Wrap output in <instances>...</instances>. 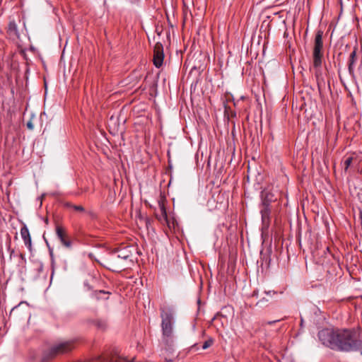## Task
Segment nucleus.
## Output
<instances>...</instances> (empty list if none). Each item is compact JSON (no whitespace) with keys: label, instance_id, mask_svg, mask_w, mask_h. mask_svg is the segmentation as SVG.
<instances>
[{"label":"nucleus","instance_id":"f257e3e1","mask_svg":"<svg viewBox=\"0 0 362 362\" xmlns=\"http://www.w3.org/2000/svg\"><path fill=\"white\" fill-rule=\"evenodd\" d=\"M323 345L340 351H354L362 349V339L358 332L353 329H324L318 332Z\"/></svg>","mask_w":362,"mask_h":362},{"label":"nucleus","instance_id":"f03ea898","mask_svg":"<svg viewBox=\"0 0 362 362\" xmlns=\"http://www.w3.org/2000/svg\"><path fill=\"white\" fill-rule=\"evenodd\" d=\"M75 347L74 341H66L53 345L48 352L45 353L42 362H48L59 355L71 352Z\"/></svg>","mask_w":362,"mask_h":362},{"label":"nucleus","instance_id":"7ed1b4c3","mask_svg":"<svg viewBox=\"0 0 362 362\" xmlns=\"http://www.w3.org/2000/svg\"><path fill=\"white\" fill-rule=\"evenodd\" d=\"M160 317L162 319L161 327L163 336L165 338H170L173 336V310L171 308H161Z\"/></svg>","mask_w":362,"mask_h":362},{"label":"nucleus","instance_id":"20e7f679","mask_svg":"<svg viewBox=\"0 0 362 362\" xmlns=\"http://www.w3.org/2000/svg\"><path fill=\"white\" fill-rule=\"evenodd\" d=\"M117 243H115V255L117 254L115 263H122V260H128L132 255L131 247L122 244L121 247H116Z\"/></svg>","mask_w":362,"mask_h":362},{"label":"nucleus","instance_id":"39448f33","mask_svg":"<svg viewBox=\"0 0 362 362\" xmlns=\"http://www.w3.org/2000/svg\"><path fill=\"white\" fill-rule=\"evenodd\" d=\"M164 53L163 47L160 42L156 43L153 49V62L156 67L160 68L163 62Z\"/></svg>","mask_w":362,"mask_h":362},{"label":"nucleus","instance_id":"423d86ee","mask_svg":"<svg viewBox=\"0 0 362 362\" xmlns=\"http://www.w3.org/2000/svg\"><path fill=\"white\" fill-rule=\"evenodd\" d=\"M56 234L61 243L66 247L70 248L72 245L71 241L68 237L65 229L60 225L56 226Z\"/></svg>","mask_w":362,"mask_h":362},{"label":"nucleus","instance_id":"0eeeda50","mask_svg":"<svg viewBox=\"0 0 362 362\" xmlns=\"http://www.w3.org/2000/svg\"><path fill=\"white\" fill-rule=\"evenodd\" d=\"M323 59V50L315 49L313 52V67L316 69L315 75L317 76L320 68L322 66Z\"/></svg>","mask_w":362,"mask_h":362},{"label":"nucleus","instance_id":"6e6552de","mask_svg":"<svg viewBox=\"0 0 362 362\" xmlns=\"http://www.w3.org/2000/svg\"><path fill=\"white\" fill-rule=\"evenodd\" d=\"M260 213L262 216V221L264 226H269L270 223V214H271V208L270 206H267V204L262 205L261 204Z\"/></svg>","mask_w":362,"mask_h":362},{"label":"nucleus","instance_id":"1a4fd4ad","mask_svg":"<svg viewBox=\"0 0 362 362\" xmlns=\"http://www.w3.org/2000/svg\"><path fill=\"white\" fill-rule=\"evenodd\" d=\"M21 235L22 239L23 240L25 245L28 247V249L30 251H31L32 250L31 236H30L29 230L25 225H23V226L21 229Z\"/></svg>","mask_w":362,"mask_h":362},{"label":"nucleus","instance_id":"9d476101","mask_svg":"<svg viewBox=\"0 0 362 362\" xmlns=\"http://www.w3.org/2000/svg\"><path fill=\"white\" fill-rule=\"evenodd\" d=\"M322 36L323 31L318 30L315 34L313 49L323 50Z\"/></svg>","mask_w":362,"mask_h":362},{"label":"nucleus","instance_id":"9b49d317","mask_svg":"<svg viewBox=\"0 0 362 362\" xmlns=\"http://www.w3.org/2000/svg\"><path fill=\"white\" fill-rule=\"evenodd\" d=\"M356 49L357 48L355 47L354 50L351 52L349 56V66L348 69L351 74H353L354 72V64L356 62L357 57H356Z\"/></svg>","mask_w":362,"mask_h":362},{"label":"nucleus","instance_id":"f8f14e48","mask_svg":"<svg viewBox=\"0 0 362 362\" xmlns=\"http://www.w3.org/2000/svg\"><path fill=\"white\" fill-rule=\"evenodd\" d=\"M276 199L274 198V195L269 192H264L262 194V204H267V206H270L271 203L274 202Z\"/></svg>","mask_w":362,"mask_h":362},{"label":"nucleus","instance_id":"ddd939ff","mask_svg":"<svg viewBox=\"0 0 362 362\" xmlns=\"http://www.w3.org/2000/svg\"><path fill=\"white\" fill-rule=\"evenodd\" d=\"M7 33L10 36L18 37L17 25L14 21H11L8 23Z\"/></svg>","mask_w":362,"mask_h":362},{"label":"nucleus","instance_id":"4468645a","mask_svg":"<svg viewBox=\"0 0 362 362\" xmlns=\"http://www.w3.org/2000/svg\"><path fill=\"white\" fill-rule=\"evenodd\" d=\"M134 357L132 358L131 359H128L126 357H122V356L117 355L115 352V359H114L115 362H134Z\"/></svg>","mask_w":362,"mask_h":362},{"label":"nucleus","instance_id":"2eb2a0df","mask_svg":"<svg viewBox=\"0 0 362 362\" xmlns=\"http://www.w3.org/2000/svg\"><path fill=\"white\" fill-rule=\"evenodd\" d=\"M160 217L158 218L160 221H161L162 219H163L164 221H167V219H168L167 212H166L165 208L163 204H160Z\"/></svg>","mask_w":362,"mask_h":362},{"label":"nucleus","instance_id":"dca6fc26","mask_svg":"<svg viewBox=\"0 0 362 362\" xmlns=\"http://www.w3.org/2000/svg\"><path fill=\"white\" fill-rule=\"evenodd\" d=\"M110 294H111L110 292H105L104 291L100 290L97 292V298L99 299L100 298L107 299Z\"/></svg>","mask_w":362,"mask_h":362},{"label":"nucleus","instance_id":"f3484780","mask_svg":"<svg viewBox=\"0 0 362 362\" xmlns=\"http://www.w3.org/2000/svg\"><path fill=\"white\" fill-rule=\"evenodd\" d=\"M214 344V339L212 338H209L208 340H206L202 345L203 349H206L212 346Z\"/></svg>","mask_w":362,"mask_h":362},{"label":"nucleus","instance_id":"a211bd4d","mask_svg":"<svg viewBox=\"0 0 362 362\" xmlns=\"http://www.w3.org/2000/svg\"><path fill=\"white\" fill-rule=\"evenodd\" d=\"M95 325L102 329H105L106 328V323L102 320H97L95 321Z\"/></svg>","mask_w":362,"mask_h":362},{"label":"nucleus","instance_id":"6ab92c4d","mask_svg":"<svg viewBox=\"0 0 362 362\" xmlns=\"http://www.w3.org/2000/svg\"><path fill=\"white\" fill-rule=\"evenodd\" d=\"M116 259L115 258V260ZM115 267H116V269H115V272H120L123 270H124L126 269L125 266L124 265H122L121 263L119 264H116L115 262Z\"/></svg>","mask_w":362,"mask_h":362},{"label":"nucleus","instance_id":"aec40b11","mask_svg":"<svg viewBox=\"0 0 362 362\" xmlns=\"http://www.w3.org/2000/svg\"><path fill=\"white\" fill-rule=\"evenodd\" d=\"M353 160L352 157H348L344 161V170H347Z\"/></svg>","mask_w":362,"mask_h":362},{"label":"nucleus","instance_id":"412c9836","mask_svg":"<svg viewBox=\"0 0 362 362\" xmlns=\"http://www.w3.org/2000/svg\"><path fill=\"white\" fill-rule=\"evenodd\" d=\"M269 298L266 297L262 298L259 301L257 302L256 305L259 306H263L265 303L269 302Z\"/></svg>","mask_w":362,"mask_h":362},{"label":"nucleus","instance_id":"4be33fe9","mask_svg":"<svg viewBox=\"0 0 362 362\" xmlns=\"http://www.w3.org/2000/svg\"><path fill=\"white\" fill-rule=\"evenodd\" d=\"M73 210L76 212H85V209L81 205H74Z\"/></svg>","mask_w":362,"mask_h":362},{"label":"nucleus","instance_id":"5701e85b","mask_svg":"<svg viewBox=\"0 0 362 362\" xmlns=\"http://www.w3.org/2000/svg\"><path fill=\"white\" fill-rule=\"evenodd\" d=\"M264 293L269 296V298H272V296L276 294V292L274 291H264Z\"/></svg>","mask_w":362,"mask_h":362},{"label":"nucleus","instance_id":"b1692460","mask_svg":"<svg viewBox=\"0 0 362 362\" xmlns=\"http://www.w3.org/2000/svg\"><path fill=\"white\" fill-rule=\"evenodd\" d=\"M74 204H71V202H66L64 204V207L67 209H73V206Z\"/></svg>","mask_w":362,"mask_h":362},{"label":"nucleus","instance_id":"393cba45","mask_svg":"<svg viewBox=\"0 0 362 362\" xmlns=\"http://www.w3.org/2000/svg\"><path fill=\"white\" fill-rule=\"evenodd\" d=\"M49 255H50L51 259H52V265L53 266V264H54V255H53L52 250L49 249Z\"/></svg>","mask_w":362,"mask_h":362},{"label":"nucleus","instance_id":"a878e982","mask_svg":"<svg viewBox=\"0 0 362 362\" xmlns=\"http://www.w3.org/2000/svg\"><path fill=\"white\" fill-rule=\"evenodd\" d=\"M27 127L30 129H33V124L31 122H28L27 123Z\"/></svg>","mask_w":362,"mask_h":362},{"label":"nucleus","instance_id":"bb28decb","mask_svg":"<svg viewBox=\"0 0 362 362\" xmlns=\"http://www.w3.org/2000/svg\"><path fill=\"white\" fill-rule=\"evenodd\" d=\"M18 309V306L13 308L11 311V313H10V316H11L12 315L14 314V313L16 312V310Z\"/></svg>","mask_w":362,"mask_h":362},{"label":"nucleus","instance_id":"cd10ccee","mask_svg":"<svg viewBox=\"0 0 362 362\" xmlns=\"http://www.w3.org/2000/svg\"><path fill=\"white\" fill-rule=\"evenodd\" d=\"M279 320H274V321H268V322H267L265 323L267 324V325H272V324H274V323H275L276 322H279Z\"/></svg>","mask_w":362,"mask_h":362},{"label":"nucleus","instance_id":"c85d7f7f","mask_svg":"<svg viewBox=\"0 0 362 362\" xmlns=\"http://www.w3.org/2000/svg\"><path fill=\"white\" fill-rule=\"evenodd\" d=\"M252 296L258 297V291H254L253 293H252Z\"/></svg>","mask_w":362,"mask_h":362},{"label":"nucleus","instance_id":"c756f323","mask_svg":"<svg viewBox=\"0 0 362 362\" xmlns=\"http://www.w3.org/2000/svg\"><path fill=\"white\" fill-rule=\"evenodd\" d=\"M98 360H102V359H103V360H105V358L103 356H98Z\"/></svg>","mask_w":362,"mask_h":362},{"label":"nucleus","instance_id":"7c9ffc66","mask_svg":"<svg viewBox=\"0 0 362 362\" xmlns=\"http://www.w3.org/2000/svg\"><path fill=\"white\" fill-rule=\"evenodd\" d=\"M108 206V203L107 202H105V204H103V207H107Z\"/></svg>","mask_w":362,"mask_h":362},{"label":"nucleus","instance_id":"2f4dec72","mask_svg":"<svg viewBox=\"0 0 362 362\" xmlns=\"http://www.w3.org/2000/svg\"><path fill=\"white\" fill-rule=\"evenodd\" d=\"M110 119H113V115H111L110 117Z\"/></svg>","mask_w":362,"mask_h":362}]
</instances>
